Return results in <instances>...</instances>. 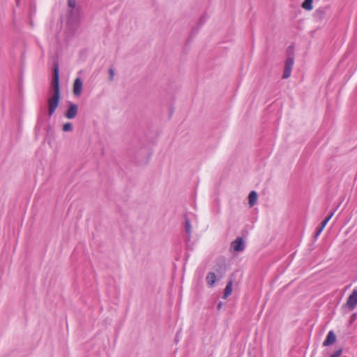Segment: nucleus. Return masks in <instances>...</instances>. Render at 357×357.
Segmentation results:
<instances>
[{
    "instance_id": "obj_19",
    "label": "nucleus",
    "mask_w": 357,
    "mask_h": 357,
    "mask_svg": "<svg viewBox=\"0 0 357 357\" xmlns=\"http://www.w3.org/2000/svg\"><path fill=\"white\" fill-rule=\"evenodd\" d=\"M323 229H324L323 228L319 227L314 235V237L317 238L320 235V234L321 233Z\"/></svg>"
},
{
    "instance_id": "obj_2",
    "label": "nucleus",
    "mask_w": 357,
    "mask_h": 357,
    "mask_svg": "<svg viewBox=\"0 0 357 357\" xmlns=\"http://www.w3.org/2000/svg\"><path fill=\"white\" fill-rule=\"evenodd\" d=\"M78 112V106L73 102H69V107L65 113V116L68 119H73L76 117Z\"/></svg>"
},
{
    "instance_id": "obj_14",
    "label": "nucleus",
    "mask_w": 357,
    "mask_h": 357,
    "mask_svg": "<svg viewBox=\"0 0 357 357\" xmlns=\"http://www.w3.org/2000/svg\"><path fill=\"white\" fill-rule=\"evenodd\" d=\"M62 130L63 132H70L73 130V124L70 122L63 124Z\"/></svg>"
},
{
    "instance_id": "obj_4",
    "label": "nucleus",
    "mask_w": 357,
    "mask_h": 357,
    "mask_svg": "<svg viewBox=\"0 0 357 357\" xmlns=\"http://www.w3.org/2000/svg\"><path fill=\"white\" fill-rule=\"evenodd\" d=\"M82 81L80 77H77L73 83V92L75 96L79 97L82 91Z\"/></svg>"
},
{
    "instance_id": "obj_3",
    "label": "nucleus",
    "mask_w": 357,
    "mask_h": 357,
    "mask_svg": "<svg viewBox=\"0 0 357 357\" xmlns=\"http://www.w3.org/2000/svg\"><path fill=\"white\" fill-rule=\"evenodd\" d=\"M231 248L235 252H242L245 249V243L241 237H238L231 244Z\"/></svg>"
},
{
    "instance_id": "obj_5",
    "label": "nucleus",
    "mask_w": 357,
    "mask_h": 357,
    "mask_svg": "<svg viewBox=\"0 0 357 357\" xmlns=\"http://www.w3.org/2000/svg\"><path fill=\"white\" fill-rule=\"evenodd\" d=\"M347 305L350 310H354L357 305V290L354 289L347 298Z\"/></svg>"
},
{
    "instance_id": "obj_10",
    "label": "nucleus",
    "mask_w": 357,
    "mask_h": 357,
    "mask_svg": "<svg viewBox=\"0 0 357 357\" xmlns=\"http://www.w3.org/2000/svg\"><path fill=\"white\" fill-rule=\"evenodd\" d=\"M232 284L233 282L231 280L229 281L225 289V292L222 298L225 299L231 294L232 291Z\"/></svg>"
},
{
    "instance_id": "obj_18",
    "label": "nucleus",
    "mask_w": 357,
    "mask_h": 357,
    "mask_svg": "<svg viewBox=\"0 0 357 357\" xmlns=\"http://www.w3.org/2000/svg\"><path fill=\"white\" fill-rule=\"evenodd\" d=\"M334 213H335V211L331 212V213L328 215V217H326V218H325V220H325V221H326V222H327V223H328V222L331 220V218L333 217V215H334Z\"/></svg>"
},
{
    "instance_id": "obj_11",
    "label": "nucleus",
    "mask_w": 357,
    "mask_h": 357,
    "mask_svg": "<svg viewBox=\"0 0 357 357\" xmlns=\"http://www.w3.org/2000/svg\"><path fill=\"white\" fill-rule=\"evenodd\" d=\"M312 3L313 0H304L301 6L305 10H311L313 8Z\"/></svg>"
},
{
    "instance_id": "obj_22",
    "label": "nucleus",
    "mask_w": 357,
    "mask_h": 357,
    "mask_svg": "<svg viewBox=\"0 0 357 357\" xmlns=\"http://www.w3.org/2000/svg\"><path fill=\"white\" fill-rule=\"evenodd\" d=\"M221 307H222V303H219L218 305V308L220 309Z\"/></svg>"
},
{
    "instance_id": "obj_8",
    "label": "nucleus",
    "mask_w": 357,
    "mask_h": 357,
    "mask_svg": "<svg viewBox=\"0 0 357 357\" xmlns=\"http://www.w3.org/2000/svg\"><path fill=\"white\" fill-rule=\"evenodd\" d=\"M206 280L208 286L213 287L216 280V276L213 272H209L206 278Z\"/></svg>"
},
{
    "instance_id": "obj_9",
    "label": "nucleus",
    "mask_w": 357,
    "mask_h": 357,
    "mask_svg": "<svg viewBox=\"0 0 357 357\" xmlns=\"http://www.w3.org/2000/svg\"><path fill=\"white\" fill-rule=\"evenodd\" d=\"M249 204L250 206H253L257 199V193L255 191H251L248 195Z\"/></svg>"
},
{
    "instance_id": "obj_17",
    "label": "nucleus",
    "mask_w": 357,
    "mask_h": 357,
    "mask_svg": "<svg viewBox=\"0 0 357 357\" xmlns=\"http://www.w3.org/2000/svg\"><path fill=\"white\" fill-rule=\"evenodd\" d=\"M342 353V349H339L336 351H335L330 357H340Z\"/></svg>"
},
{
    "instance_id": "obj_1",
    "label": "nucleus",
    "mask_w": 357,
    "mask_h": 357,
    "mask_svg": "<svg viewBox=\"0 0 357 357\" xmlns=\"http://www.w3.org/2000/svg\"><path fill=\"white\" fill-rule=\"evenodd\" d=\"M61 99L59 86V69L57 63L54 64L53 79L49 91L47 99L48 114L52 116L57 108Z\"/></svg>"
},
{
    "instance_id": "obj_13",
    "label": "nucleus",
    "mask_w": 357,
    "mask_h": 357,
    "mask_svg": "<svg viewBox=\"0 0 357 357\" xmlns=\"http://www.w3.org/2000/svg\"><path fill=\"white\" fill-rule=\"evenodd\" d=\"M294 59L292 56H288L285 61L284 68L287 69L292 70Z\"/></svg>"
},
{
    "instance_id": "obj_16",
    "label": "nucleus",
    "mask_w": 357,
    "mask_h": 357,
    "mask_svg": "<svg viewBox=\"0 0 357 357\" xmlns=\"http://www.w3.org/2000/svg\"><path fill=\"white\" fill-rule=\"evenodd\" d=\"M114 77V70L112 68L109 69V80L110 82L113 81Z\"/></svg>"
},
{
    "instance_id": "obj_20",
    "label": "nucleus",
    "mask_w": 357,
    "mask_h": 357,
    "mask_svg": "<svg viewBox=\"0 0 357 357\" xmlns=\"http://www.w3.org/2000/svg\"><path fill=\"white\" fill-rule=\"evenodd\" d=\"M206 20V17L205 16H203L200 18L199 24L200 25L203 24Z\"/></svg>"
},
{
    "instance_id": "obj_6",
    "label": "nucleus",
    "mask_w": 357,
    "mask_h": 357,
    "mask_svg": "<svg viewBox=\"0 0 357 357\" xmlns=\"http://www.w3.org/2000/svg\"><path fill=\"white\" fill-rule=\"evenodd\" d=\"M68 5L71 8V10L70 11V13H69L70 14L69 20L70 22H72V21L77 22V17H74V15L75 14V13L79 12V9L77 8L75 10H73L76 6V0H68Z\"/></svg>"
},
{
    "instance_id": "obj_15",
    "label": "nucleus",
    "mask_w": 357,
    "mask_h": 357,
    "mask_svg": "<svg viewBox=\"0 0 357 357\" xmlns=\"http://www.w3.org/2000/svg\"><path fill=\"white\" fill-rule=\"evenodd\" d=\"M291 73V70L287 69V68H284L283 75H282V78L283 79H287L288 77H290Z\"/></svg>"
},
{
    "instance_id": "obj_21",
    "label": "nucleus",
    "mask_w": 357,
    "mask_h": 357,
    "mask_svg": "<svg viewBox=\"0 0 357 357\" xmlns=\"http://www.w3.org/2000/svg\"><path fill=\"white\" fill-rule=\"evenodd\" d=\"M326 224H327L326 221L323 220L321 223L320 227L324 229L326 227Z\"/></svg>"
},
{
    "instance_id": "obj_12",
    "label": "nucleus",
    "mask_w": 357,
    "mask_h": 357,
    "mask_svg": "<svg viewBox=\"0 0 357 357\" xmlns=\"http://www.w3.org/2000/svg\"><path fill=\"white\" fill-rule=\"evenodd\" d=\"M185 230L186 233L188 234V239H190V234L192 233V227L190 224V221L188 218H185Z\"/></svg>"
},
{
    "instance_id": "obj_7",
    "label": "nucleus",
    "mask_w": 357,
    "mask_h": 357,
    "mask_svg": "<svg viewBox=\"0 0 357 357\" xmlns=\"http://www.w3.org/2000/svg\"><path fill=\"white\" fill-rule=\"evenodd\" d=\"M335 341H336V335H335V333L333 331H330L327 334L326 340L323 342V346L324 347L330 346V345L333 344V343H335Z\"/></svg>"
}]
</instances>
